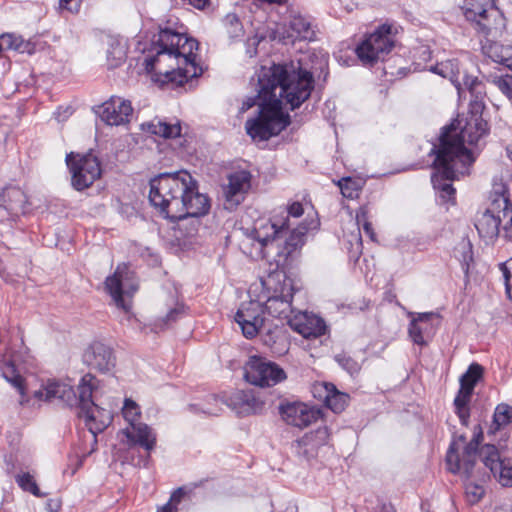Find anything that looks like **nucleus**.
<instances>
[{
    "label": "nucleus",
    "mask_w": 512,
    "mask_h": 512,
    "mask_svg": "<svg viewBox=\"0 0 512 512\" xmlns=\"http://www.w3.org/2000/svg\"><path fill=\"white\" fill-rule=\"evenodd\" d=\"M404 30L402 26L395 22H386V55L394 53L393 56L386 58V62L394 60L395 64L405 63L406 48L403 45Z\"/></svg>",
    "instance_id": "nucleus-28"
},
{
    "label": "nucleus",
    "mask_w": 512,
    "mask_h": 512,
    "mask_svg": "<svg viewBox=\"0 0 512 512\" xmlns=\"http://www.w3.org/2000/svg\"><path fill=\"white\" fill-rule=\"evenodd\" d=\"M225 23L230 26L229 33L237 36L242 31V26L235 14H228L225 17Z\"/></svg>",
    "instance_id": "nucleus-51"
},
{
    "label": "nucleus",
    "mask_w": 512,
    "mask_h": 512,
    "mask_svg": "<svg viewBox=\"0 0 512 512\" xmlns=\"http://www.w3.org/2000/svg\"><path fill=\"white\" fill-rule=\"evenodd\" d=\"M425 249H426V247H424V246L423 247H419V250H425Z\"/></svg>",
    "instance_id": "nucleus-61"
},
{
    "label": "nucleus",
    "mask_w": 512,
    "mask_h": 512,
    "mask_svg": "<svg viewBox=\"0 0 512 512\" xmlns=\"http://www.w3.org/2000/svg\"><path fill=\"white\" fill-rule=\"evenodd\" d=\"M493 423L497 428L507 426L512 423V406L501 403L495 408Z\"/></svg>",
    "instance_id": "nucleus-41"
},
{
    "label": "nucleus",
    "mask_w": 512,
    "mask_h": 512,
    "mask_svg": "<svg viewBox=\"0 0 512 512\" xmlns=\"http://www.w3.org/2000/svg\"><path fill=\"white\" fill-rule=\"evenodd\" d=\"M82 0H59V9L70 13H77L81 7Z\"/></svg>",
    "instance_id": "nucleus-52"
},
{
    "label": "nucleus",
    "mask_w": 512,
    "mask_h": 512,
    "mask_svg": "<svg viewBox=\"0 0 512 512\" xmlns=\"http://www.w3.org/2000/svg\"><path fill=\"white\" fill-rule=\"evenodd\" d=\"M264 310L257 301L243 303L235 315V321L241 327L246 338H253L257 335L264 324Z\"/></svg>",
    "instance_id": "nucleus-20"
},
{
    "label": "nucleus",
    "mask_w": 512,
    "mask_h": 512,
    "mask_svg": "<svg viewBox=\"0 0 512 512\" xmlns=\"http://www.w3.org/2000/svg\"><path fill=\"white\" fill-rule=\"evenodd\" d=\"M275 213L279 216V217H282L284 218L285 220V229L286 231L289 233L291 230H293L294 228H296L299 224L301 223H305L307 224L308 226H310V223L313 221L315 222V226H311L309 230L311 229H316L317 226H318V222L314 219H311V220H307V219H304L300 222H298L297 220L303 215L304 213V210H303V206L300 202H293L291 203L290 205L287 206V208H281L279 210H275Z\"/></svg>",
    "instance_id": "nucleus-34"
},
{
    "label": "nucleus",
    "mask_w": 512,
    "mask_h": 512,
    "mask_svg": "<svg viewBox=\"0 0 512 512\" xmlns=\"http://www.w3.org/2000/svg\"><path fill=\"white\" fill-rule=\"evenodd\" d=\"M349 399L350 397L348 394L340 392L336 387H334L329 395V398L324 404L334 413H341L348 405Z\"/></svg>",
    "instance_id": "nucleus-40"
},
{
    "label": "nucleus",
    "mask_w": 512,
    "mask_h": 512,
    "mask_svg": "<svg viewBox=\"0 0 512 512\" xmlns=\"http://www.w3.org/2000/svg\"><path fill=\"white\" fill-rule=\"evenodd\" d=\"M251 187V174L246 170L236 171L229 175L224 187V195L230 208L238 206Z\"/></svg>",
    "instance_id": "nucleus-24"
},
{
    "label": "nucleus",
    "mask_w": 512,
    "mask_h": 512,
    "mask_svg": "<svg viewBox=\"0 0 512 512\" xmlns=\"http://www.w3.org/2000/svg\"><path fill=\"white\" fill-rule=\"evenodd\" d=\"M448 139H444L442 149L436 150L435 146L431 149L432 152H436L435 171L431 176V182L443 204L454 203L456 190L451 181L468 174L474 162V158L459 147L451 150Z\"/></svg>",
    "instance_id": "nucleus-7"
},
{
    "label": "nucleus",
    "mask_w": 512,
    "mask_h": 512,
    "mask_svg": "<svg viewBox=\"0 0 512 512\" xmlns=\"http://www.w3.org/2000/svg\"><path fill=\"white\" fill-rule=\"evenodd\" d=\"M73 113V110L71 107H59L55 112L54 116L58 122H64L67 120Z\"/></svg>",
    "instance_id": "nucleus-54"
},
{
    "label": "nucleus",
    "mask_w": 512,
    "mask_h": 512,
    "mask_svg": "<svg viewBox=\"0 0 512 512\" xmlns=\"http://www.w3.org/2000/svg\"><path fill=\"white\" fill-rule=\"evenodd\" d=\"M294 294L293 282L289 278H284L280 294L270 296L263 307L264 312L274 318L287 319L291 318L293 312L291 302Z\"/></svg>",
    "instance_id": "nucleus-21"
},
{
    "label": "nucleus",
    "mask_w": 512,
    "mask_h": 512,
    "mask_svg": "<svg viewBox=\"0 0 512 512\" xmlns=\"http://www.w3.org/2000/svg\"><path fill=\"white\" fill-rule=\"evenodd\" d=\"M149 200L164 218L181 222L192 219L193 226L210 210L209 198L199 192L197 181L185 170L151 179Z\"/></svg>",
    "instance_id": "nucleus-3"
},
{
    "label": "nucleus",
    "mask_w": 512,
    "mask_h": 512,
    "mask_svg": "<svg viewBox=\"0 0 512 512\" xmlns=\"http://www.w3.org/2000/svg\"><path fill=\"white\" fill-rule=\"evenodd\" d=\"M386 512H396V510L391 506L389 509L386 507Z\"/></svg>",
    "instance_id": "nucleus-59"
},
{
    "label": "nucleus",
    "mask_w": 512,
    "mask_h": 512,
    "mask_svg": "<svg viewBox=\"0 0 512 512\" xmlns=\"http://www.w3.org/2000/svg\"><path fill=\"white\" fill-rule=\"evenodd\" d=\"M385 300H386V302H387V301H388V302H392V297H390V296H388V295L386 294Z\"/></svg>",
    "instance_id": "nucleus-60"
},
{
    "label": "nucleus",
    "mask_w": 512,
    "mask_h": 512,
    "mask_svg": "<svg viewBox=\"0 0 512 512\" xmlns=\"http://www.w3.org/2000/svg\"><path fill=\"white\" fill-rule=\"evenodd\" d=\"M33 398L38 402H51L59 400L67 406L79 405V390L77 394L72 385L65 381L48 380L38 390L33 392Z\"/></svg>",
    "instance_id": "nucleus-17"
},
{
    "label": "nucleus",
    "mask_w": 512,
    "mask_h": 512,
    "mask_svg": "<svg viewBox=\"0 0 512 512\" xmlns=\"http://www.w3.org/2000/svg\"><path fill=\"white\" fill-rule=\"evenodd\" d=\"M475 227L480 237L495 239L502 230L504 236L512 239V203L505 194H497L489 206L478 214Z\"/></svg>",
    "instance_id": "nucleus-9"
},
{
    "label": "nucleus",
    "mask_w": 512,
    "mask_h": 512,
    "mask_svg": "<svg viewBox=\"0 0 512 512\" xmlns=\"http://www.w3.org/2000/svg\"><path fill=\"white\" fill-rule=\"evenodd\" d=\"M285 223L284 218L279 217L275 211L269 218L256 220L251 229L244 230L241 249L253 258H266L271 252L287 258L302 248L308 229L315 226V222L312 221L310 226L301 223L289 234L285 229Z\"/></svg>",
    "instance_id": "nucleus-5"
},
{
    "label": "nucleus",
    "mask_w": 512,
    "mask_h": 512,
    "mask_svg": "<svg viewBox=\"0 0 512 512\" xmlns=\"http://www.w3.org/2000/svg\"><path fill=\"white\" fill-rule=\"evenodd\" d=\"M420 52L424 60H429L431 58V52L428 48L422 47Z\"/></svg>",
    "instance_id": "nucleus-58"
},
{
    "label": "nucleus",
    "mask_w": 512,
    "mask_h": 512,
    "mask_svg": "<svg viewBox=\"0 0 512 512\" xmlns=\"http://www.w3.org/2000/svg\"><path fill=\"white\" fill-rule=\"evenodd\" d=\"M184 496L182 488L175 490L169 499V501L163 505L157 512H177V505L181 502Z\"/></svg>",
    "instance_id": "nucleus-47"
},
{
    "label": "nucleus",
    "mask_w": 512,
    "mask_h": 512,
    "mask_svg": "<svg viewBox=\"0 0 512 512\" xmlns=\"http://www.w3.org/2000/svg\"><path fill=\"white\" fill-rule=\"evenodd\" d=\"M226 401L227 395L221 397L209 395L202 404H192L190 407L207 415H218L222 411L223 406H226Z\"/></svg>",
    "instance_id": "nucleus-38"
},
{
    "label": "nucleus",
    "mask_w": 512,
    "mask_h": 512,
    "mask_svg": "<svg viewBox=\"0 0 512 512\" xmlns=\"http://www.w3.org/2000/svg\"><path fill=\"white\" fill-rule=\"evenodd\" d=\"M408 315L411 317L408 327L409 338L418 346L428 345L440 324V317L433 312H409Z\"/></svg>",
    "instance_id": "nucleus-18"
},
{
    "label": "nucleus",
    "mask_w": 512,
    "mask_h": 512,
    "mask_svg": "<svg viewBox=\"0 0 512 512\" xmlns=\"http://www.w3.org/2000/svg\"><path fill=\"white\" fill-rule=\"evenodd\" d=\"M507 297L512 300V257L505 263L500 264Z\"/></svg>",
    "instance_id": "nucleus-46"
},
{
    "label": "nucleus",
    "mask_w": 512,
    "mask_h": 512,
    "mask_svg": "<svg viewBox=\"0 0 512 512\" xmlns=\"http://www.w3.org/2000/svg\"><path fill=\"white\" fill-rule=\"evenodd\" d=\"M185 314V309L182 304H176L173 308H170L165 317L159 319L158 324L159 327L168 326L172 322L176 321L178 318Z\"/></svg>",
    "instance_id": "nucleus-45"
},
{
    "label": "nucleus",
    "mask_w": 512,
    "mask_h": 512,
    "mask_svg": "<svg viewBox=\"0 0 512 512\" xmlns=\"http://www.w3.org/2000/svg\"><path fill=\"white\" fill-rule=\"evenodd\" d=\"M340 4L343 5L344 10L346 12H351L358 6L357 0H337Z\"/></svg>",
    "instance_id": "nucleus-56"
},
{
    "label": "nucleus",
    "mask_w": 512,
    "mask_h": 512,
    "mask_svg": "<svg viewBox=\"0 0 512 512\" xmlns=\"http://www.w3.org/2000/svg\"><path fill=\"white\" fill-rule=\"evenodd\" d=\"M384 51V24L378 26L374 33L367 35L356 47L355 52L364 65L374 64Z\"/></svg>",
    "instance_id": "nucleus-25"
},
{
    "label": "nucleus",
    "mask_w": 512,
    "mask_h": 512,
    "mask_svg": "<svg viewBox=\"0 0 512 512\" xmlns=\"http://www.w3.org/2000/svg\"><path fill=\"white\" fill-rule=\"evenodd\" d=\"M494 84L508 99L512 100V75L497 77L494 79Z\"/></svg>",
    "instance_id": "nucleus-48"
},
{
    "label": "nucleus",
    "mask_w": 512,
    "mask_h": 512,
    "mask_svg": "<svg viewBox=\"0 0 512 512\" xmlns=\"http://www.w3.org/2000/svg\"><path fill=\"white\" fill-rule=\"evenodd\" d=\"M329 438L328 428L326 426L319 427L315 431L305 434L296 442V451L303 457H314L318 448L327 444Z\"/></svg>",
    "instance_id": "nucleus-30"
},
{
    "label": "nucleus",
    "mask_w": 512,
    "mask_h": 512,
    "mask_svg": "<svg viewBox=\"0 0 512 512\" xmlns=\"http://www.w3.org/2000/svg\"><path fill=\"white\" fill-rule=\"evenodd\" d=\"M315 38V31L310 21L301 16L294 15L289 20L288 28L283 34L285 41L294 42L295 40H313Z\"/></svg>",
    "instance_id": "nucleus-31"
},
{
    "label": "nucleus",
    "mask_w": 512,
    "mask_h": 512,
    "mask_svg": "<svg viewBox=\"0 0 512 512\" xmlns=\"http://www.w3.org/2000/svg\"><path fill=\"white\" fill-rule=\"evenodd\" d=\"M66 163L71 173V184L78 191L90 187L102 173L98 158L91 153H70L66 156Z\"/></svg>",
    "instance_id": "nucleus-13"
},
{
    "label": "nucleus",
    "mask_w": 512,
    "mask_h": 512,
    "mask_svg": "<svg viewBox=\"0 0 512 512\" xmlns=\"http://www.w3.org/2000/svg\"><path fill=\"white\" fill-rule=\"evenodd\" d=\"M289 326L304 338L319 337L325 333L324 321L308 312H298L288 320Z\"/></svg>",
    "instance_id": "nucleus-26"
},
{
    "label": "nucleus",
    "mask_w": 512,
    "mask_h": 512,
    "mask_svg": "<svg viewBox=\"0 0 512 512\" xmlns=\"http://www.w3.org/2000/svg\"><path fill=\"white\" fill-rule=\"evenodd\" d=\"M107 64L110 68L120 66L126 60L127 42L124 38L111 36L108 38L106 51Z\"/></svg>",
    "instance_id": "nucleus-36"
},
{
    "label": "nucleus",
    "mask_w": 512,
    "mask_h": 512,
    "mask_svg": "<svg viewBox=\"0 0 512 512\" xmlns=\"http://www.w3.org/2000/svg\"><path fill=\"white\" fill-rule=\"evenodd\" d=\"M256 78L258 79V71L256 72ZM255 89L257 91V95L255 97L248 98L243 102V104L240 108L241 112H245L255 105H257L258 108L260 109V103L262 102V100L259 98V83L258 82L255 86ZM259 116H260V112L258 113V116L256 118H258Z\"/></svg>",
    "instance_id": "nucleus-50"
},
{
    "label": "nucleus",
    "mask_w": 512,
    "mask_h": 512,
    "mask_svg": "<svg viewBox=\"0 0 512 512\" xmlns=\"http://www.w3.org/2000/svg\"><path fill=\"white\" fill-rule=\"evenodd\" d=\"M122 415L128 426L121 430L127 438L129 446L139 445L151 451L156 445V435L145 423L140 422L141 409L132 399L126 398L122 407Z\"/></svg>",
    "instance_id": "nucleus-11"
},
{
    "label": "nucleus",
    "mask_w": 512,
    "mask_h": 512,
    "mask_svg": "<svg viewBox=\"0 0 512 512\" xmlns=\"http://www.w3.org/2000/svg\"><path fill=\"white\" fill-rule=\"evenodd\" d=\"M0 39L4 50H13L19 53L29 54L34 50V46L30 41L14 33H4L0 36Z\"/></svg>",
    "instance_id": "nucleus-37"
},
{
    "label": "nucleus",
    "mask_w": 512,
    "mask_h": 512,
    "mask_svg": "<svg viewBox=\"0 0 512 512\" xmlns=\"http://www.w3.org/2000/svg\"><path fill=\"white\" fill-rule=\"evenodd\" d=\"M321 409L302 402H293L281 407L283 420L295 427L304 428L321 417Z\"/></svg>",
    "instance_id": "nucleus-23"
},
{
    "label": "nucleus",
    "mask_w": 512,
    "mask_h": 512,
    "mask_svg": "<svg viewBox=\"0 0 512 512\" xmlns=\"http://www.w3.org/2000/svg\"><path fill=\"white\" fill-rule=\"evenodd\" d=\"M357 224L362 226L364 233L372 240L375 241V233L372 227V224L366 220V215L364 212L357 214L356 216Z\"/></svg>",
    "instance_id": "nucleus-49"
},
{
    "label": "nucleus",
    "mask_w": 512,
    "mask_h": 512,
    "mask_svg": "<svg viewBox=\"0 0 512 512\" xmlns=\"http://www.w3.org/2000/svg\"><path fill=\"white\" fill-rule=\"evenodd\" d=\"M83 359L91 369L100 373H110L116 365L113 349L101 341L91 343L85 350Z\"/></svg>",
    "instance_id": "nucleus-22"
},
{
    "label": "nucleus",
    "mask_w": 512,
    "mask_h": 512,
    "mask_svg": "<svg viewBox=\"0 0 512 512\" xmlns=\"http://www.w3.org/2000/svg\"><path fill=\"white\" fill-rule=\"evenodd\" d=\"M16 482L22 490L30 492L31 494L37 497L43 496L33 476L30 475L29 473H22L17 475Z\"/></svg>",
    "instance_id": "nucleus-43"
},
{
    "label": "nucleus",
    "mask_w": 512,
    "mask_h": 512,
    "mask_svg": "<svg viewBox=\"0 0 512 512\" xmlns=\"http://www.w3.org/2000/svg\"><path fill=\"white\" fill-rule=\"evenodd\" d=\"M1 373L3 378L18 390L20 394L19 404L23 407L34 406V403H31V399L25 393L24 379L17 372L15 365L11 362H5L1 367Z\"/></svg>",
    "instance_id": "nucleus-35"
},
{
    "label": "nucleus",
    "mask_w": 512,
    "mask_h": 512,
    "mask_svg": "<svg viewBox=\"0 0 512 512\" xmlns=\"http://www.w3.org/2000/svg\"><path fill=\"white\" fill-rule=\"evenodd\" d=\"M431 72L444 78H448L455 86L459 98H466V92L470 94L469 117L464 120H458L457 126L452 123L449 127L443 129L440 136V145L442 149L444 139L449 138L448 142L451 150L459 147L475 159L473 153L465 147V144L474 145L487 133V122L482 118V112L485 108L484 84L477 76L470 75L464 63L459 59H449L431 66Z\"/></svg>",
    "instance_id": "nucleus-2"
},
{
    "label": "nucleus",
    "mask_w": 512,
    "mask_h": 512,
    "mask_svg": "<svg viewBox=\"0 0 512 512\" xmlns=\"http://www.w3.org/2000/svg\"><path fill=\"white\" fill-rule=\"evenodd\" d=\"M481 438V427L475 426L473 439L467 443L463 435L459 436L450 444L446 456L448 469L464 478L465 495L471 504L477 503L485 492L482 483L487 473L477 467L478 445Z\"/></svg>",
    "instance_id": "nucleus-6"
},
{
    "label": "nucleus",
    "mask_w": 512,
    "mask_h": 512,
    "mask_svg": "<svg viewBox=\"0 0 512 512\" xmlns=\"http://www.w3.org/2000/svg\"><path fill=\"white\" fill-rule=\"evenodd\" d=\"M455 256L460 261L462 269L468 275L470 264L473 262L472 245L467 240H462L455 248Z\"/></svg>",
    "instance_id": "nucleus-39"
},
{
    "label": "nucleus",
    "mask_w": 512,
    "mask_h": 512,
    "mask_svg": "<svg viewBox=\"0 0 512 512\" xmlns=\"http://www.w3.org/2000/svg\"><path fill=\"white\" fill-rule=\"evenodd\" d=\"M105 288L115 305L128 312L131 307L130 298L137 291L138 282L135 274L123 264L118 265L115 272L106 278Z\"/></svg>",
    "instance_id": "nucleus-12"
},
{
    "label": "nucleus",
    "mask_w": 512,
    "mask_h": 512,
    "mask_svg": "<svg viewBox=\"0 0 512 512\" xmlns=\"http://www.w3.org/2000/svg\"><path fill=\"white\" fill-rule=\"evenodd\" d=\"M264 403L252 390H238L227 396L226 406L240 416L250 415L262 410Z\"/></svg>",
    "instance_id": "nucleus-27"
},
{
    "label": "nucleus",
    "mask_w": 512,
    "mask_h": 512,
    "mask_svg": "<svg viewBox=\"0 0 512 512\" xmlns=\"http://www.w3.org/2000/svg\"><path fill=\"white\" fill-rule=\"evenodd\" d=\"M285 371L277 364L251 356L245 366V379L256 386L271 387L286 379Z\"/></svg>",
    "instance_id": "nucleus-14"
},
{
    "label": "nucleus",
    "mask_w": 512,
    "mask_h": 512,
    "mask_svg": "<svg viewBox=\"0 0 512 512\" xmlns=\"http://www.w3.org/2000/svg\"><path fill=\"white\" fill-rule=\"evenodd\" d=\"M408 73V70L404 66H400L396 73L393 71L390 72L391 75L396 76L397 78H402Z\"/></svg>",
    "instance_id": "nucleus-57"
},
{
    "label": "nucleus",
    "mask_w": 512,
    "mask_h": 512,
    "mask_svg": "<svg viewBox=\"0 0 512 512\" xmlns=\"http://www.w3.org/2000/svg\"><path fill=\"white\" fill-rule=\"evenodd\" d=\"M334 387L332 383L315 382L311 385V393L315 399L325 403Z\"/></svg>",
    "instance_id": "nucleus-44"
},
{
    "label": "nucleus",
    "mask_w": 512,
    "mask_h": 512,
    "mask_svg": "<svg viewBox=\"0 0 512 512\" xmlns=\"http://www.w3.org/2000/svg\"><path fill=\"white\" fill-rule=\"evenodd\" d=\"M464 14L467 20L475 22L479 32L486 39L500 37L505 30V18L495 7L493 0H465Z\"/></svg>",
    "instance_id": "nucleus-10"
},
{
    "label": "nucleus",
    "mask_w": 512,
    "mask_h": 512,
    "mask_svg": "<svg viewBox=\"0 0 512 512\" xmlns=\"http://www.w3.org/2000/svg\"><path fill=\"white\" fill-rule=\"evenodd\" d=\"M97 387V379L92 374L84 375L79 384L78 416L91 434L92 449L97 445V435L103 432L112 422V411L100 407L92 400L93 392Z\"/></svg>",
    "instance_id": "nucleus-8"
},
{
    "label": "nucleus",
    "mask_w": 512,
    "mask_h": 512,
    "mask_svg": "<svg viewBox=\"0 0 512 512\" xmlns=\"http://www.w3.org/2000/svg\"><path fill=\"white\" fill-rule=\"evenodd\" d=\"M337 185L345 198L354 199L358 197L360 186L356 180L350 177L342 178L337 182Z\"/></svg>",
    "instance_id": "nucleus-42"
},
{
    "label": "nucleus",
    "mask_w": 512,
    "mask_h": 512,
    "mask_svg": "<svg viewBox=\"0 0 512 512\" xmlns=\"http://www.w3.org/2000/svg\"><path fill=\"white\" fill-rule=\"evenodd\" d=\"M98 114L107 125L121 126L130 122L133 107L129 100L113 96L99 107Z\"/></svg>",
    "instance_id": "nucleus-19"
},
{
    "label": "nucleus",
    "mask_w": 512,
    "mask_h": 512,
    "mask_svg": "<svg viewBox=\"0 0 512 512\" xmlns=\"http://www.w3.org/2000/svg\"><path fill=\"white\" fill-rule=\"evenodd\" d=\"M260 40L257 37L249 38L247 41V49L246 53L249 57H254L257 54V46L259 45Z\"/></svg>",
    "instance_id": "nucleus-55"
},
{
    "label": "nucleus",
    "mask_w": 512,
    "mask_h": 512,
    "mask_svg": "<svg viewBox=\"0 0 512 512\" xmlns=\"http://www.w3.org/2000/svg\"><path fill=\"white\" fill-rule=\"evenodd\" d=\"M336 360H337V362H339L340 365H342L350 373H353L358 370L357 363L350 358H347V357L341 356V355H337Z\"/></svg>",
    "instance_id": "nucleus-53"
},
{
    "label": "nucleus",
    "mask_w": 512,
    "mask_h": 512,
    "mask_svg": "<svg viewBox=\"0 0 512 512\" xmlns=\"http://www.w3.org/2000/svg\"><path fill=\"white\" fill-rule=\"evenodd\" d=\"M485 55L494 62L502 64L512 70V46L503 45L493 39H486L482 45Z\"/></svg>",
    "instance_id": "nucleus-33"
},
{
    "label": "nucleus",
    "mask_w": 512,
    "mask_h": 512,
    "mask_svg": "<svg viewBox=\"0 0 512 512\" xmlns=\"http://www.w3.org/2000/svg\"><path fill=\"white\" fill-rule=\"evenodd\" d=\"M142 129L164 139H174L182 135L180 121L176 119L172 121L153 119L150 122L143 123Z\"/></svg>",
    "instance_id": "nucleus-32"
},
{
    "label": "nucleus",
    "mask_w": 512,
    "mask_h": 512,
    "mask_svg": "<svg viewBox=\"0 0 512 512\" xmlns=\"http://www.w3.org/2000/svg\"><path fill=\"white\" fill-rule=\"evenodd\" d=\"M483 368L477 363H472L467 371L460 377V388L454 399L455 413L462 425L467 426L470 411L469 403L477 382L481 379Z\"/></svg>",
    "instance_id": "nucleus-16"
},
{
    "label": "nucleus",
    "mask_w": 512,
    "mask_h": 512,
    "mask_svg": "<svg viewBox=\"0 0 512 512\" xmlns=\"http://www.w3.org/2000/svg\"><path fill=\"white\" fill-rule=\"evenodd\" d=\"M478 456L502 486L512 487V453L486 444L481 447Z\"/></svg>",
    "instance_id": "nucleus-15"
},
{
    "label": "nucleus",
    "mask_w": 512,
    "mask_h": 512,
    "mask_svg": "<svg viewBox=\"0 0 512 512\" xmlns=\"http://www.w3.org/2000/svg\"><path fill=\"white\" fill-rule=\"evenodd\" d=\"M155 50L154 56L145 59V69L160 86H182L203 72L197 62L198 42L193 38L164 29L159 32Z\"/></svg>",
    "instance_id": "nucleus-4"
},
{
    "label": "nucleus",
    "mask_w": 512,
    "mask_h": 512,
    "mask_svg": "<svg viewBox=\"0 0 512 512\" xmlns=\"http://www.w3.org/2000/svg\"><path fill=\"white\" fill-rule=\"evenodd\" d=\"M260 116L246 121L247 134L258 141L278 135L290 124V110L299 108L314 88L313 74L300 62L261 66L258 70Z\"/></svg>",
    "instance_id": "nucleus-1"
},
{
    "label": "nucleus",
    "mask_w": 512,
    "mask_h": 512,
    "mask_svg": "<svg viewBox=\"0 0 512 512\" xmlns=\"http://www.w3.org/2000/svg\"><path fill=\"white\" fill-rule=\"evenodd\" d=\"M1 202L4 209L12 217H19L28 211V197L18 186L9 185L5 187L1 194Z\"/></svg>",
    "instance_id": "nucleus-29"
}]
</instances>
